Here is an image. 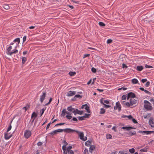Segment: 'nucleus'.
<instances>
[{
  "instance_id": "1",
  "label": "nucleus",
  "mask_w": 154,
  "mask_h": 154,
  "mask_svg": "<svg viewBox=\"0 0 154 154\" xmlns=\"http://www.w3.org/2000/svg\"><path fill=\"white\" fill-rule=\"evenodd\" d=\"M71 131V128H67L65 129H59L55 130L54 131L51 132L49 134V135H51L52 136L56 135L58 133L61 132L63 131H64L66 133H69Z\"/></svg>"
},
{
  "instance_id": "2",
  "label": "nucleus",
  "mask_w": 154,
  "mask_h": 154,
  "mask_svg": "<svg viewBox=\"0 0 154 154\" xmlns=\"http://www.w3.org/2000/svg\"><path fill=\"white\" fill-rule=\"evenodd\" d=\"M71 131H70V132H69V133H73V132H76L77 134H79V137H80V138L82 140L85 141L87 140V137H85L86 139H84V134L83 132H80L78 131H76L75 130H73L72 129H71Z\"/></svg>"
},
{
  "instance_id": "3",
  "label": "nucleus",
  "mask_w": 154,
  "mask_h": 154,
  "mask_svg": "<svg viewBox=\"0 0 154 154\" xmlns=\"http://www.w3.org/2000/svg\"><path fill=\"white\" fill-rule=\"evenodd\" d=\"M145 104L144 107L147 110H151L152 109L151 104L148 101L145 100L144 101Z\"/></svg>"
},
{
  "instance_id": "4",
  "label": "nucleus",
  "mask_w": 154,
  "mask_h": 154,
  "mask_svg": "<svg viewBox=\"0 0 154 154\" xmlns=\"http://www.w3.org/2000/svg\"><path fill=\"white\" fill-rule=\"evenodd\" d=\"M130 103H126V106H132V105L136 104L137 103V100H135L134 98H131L130 99Z\"/></svg>"
},
{
  "instance_id": "5",
  "label": "nucleus",
  "mask_w": 154,
  "mask_h": 154,
  "mask_svg": "<svg viewBox=\"0 0 154 154\" xmlns=\"http://www.w3.org/2000/svg\"><path fill=\"white\" fill-rule=\"evenodd\" d=\"M31 134L32 133L30 131L26 130L24 133V136L26 138L28 139L31 136Z\"/></svg>"
},
{
  "instance_id": "6",
  "label": "nucleus",
  "mask_w": 154,
  "mask_h": 154,
  "mask_svg": "<svg viewBox=\"0 0 154 154\" xmlns=\"http://www.w3.org/2000/svg\"><path fill=\"white\" fill-rule=\"evenodd\" d=\"M121 106L120 103L119 101L116 103V106H114V109L115 110H116L117 109H118L119 111L121 110Z\"/></svg>"
},
{
  "instance_id": "7",
  "label": "nucleus",
  "mask_w": 154,
  "mask_h": 154,
  "mask_svg": "<svg viewBox=\"0 0 154 154\" xmlns=\"http://www.w3.org/2000/svg\"><path fill=\"white\" fill-rule=\"evenodd\" d=\"M138 132L140 133H142L143 134L148 135L154 132V131H139Z\"/></svg>"
},
{
  "instance_id": "8",
  "label": "nucleus",
  "mask_w": 154,
  "mask_h": 154,
  "mask_svg": "<svg viewBox=\"0 0 154 154\" xmlns=\"http://www.w3.org/2000/svg\"><path fill=\"white\" fill-rule=\"evenodd\" d=\"M83 112V111H80L77 109H75V110L72 111V112L74 113L75 115H76L77 114L80 115H82Z\"/></svg>"
},
{
  "instance_id": "9",
  "label": "nucleus",
  "mask_w": 154,
  "mask_h": 154,
  "mask_svg": "<svg viewBox=\"0 0 154 154\" xmlns=\"http://www.w3.org/2000/svg\"><path fill=\"white\" fill-rule=\"evenodd\" d=\"M75 91H70L67 92L66 96L68 97L72 96L75 95Z\"/></svg>"
},
{
  "instance_id": "10",
  "label": "nucleus",
  "mask_w": 154,
  "mask_h": 154,
  "mask_svg": "<svg viewBox=\"0 0 154 154\" xmlns=\"http://www.w3.org/2000/svg\"><path fill=\"white\" fill-rule=\"evenodd\" d=\"M135 97V95L134 93L132 92H130L128 94L127 99L129 100V98H134Z\"/></svg>"
},
{
  "instance_id": "11",
  "label": "nucleus",
  "mask_w": 154,
  "mask_h": 154,
  "mask_svg": "<svg viewBox=\"0 0 154 154\" xmlns=\"http://www.w3.org/2000/svg\"><path fill=\"white\" fill-rule=\"evenodd\" d=\"M46 95V92H43L42 94L40 96V101L41 103H42L43 102V101L45 99V97Z\"/></svg>"
},
{
  "instance_id": "12",
  "label": "nucleus",
  "mask_w": 154,
  "mask_h": 154,
  "mask_svg": "<svg viewBox=\"0 0 154 154\" xmlns=\"http://www.w3.org/2000/svg\"><path fill=\"white\" fill-rule=\"evenodd\" d=\"M12 134L9 135L8 132H6L4 134L5 138L6 140L9 139L12 137Z\"/></svg>"
},
{
  "instance_id": "13",
  "label": "nucleus",
  "mask_w": 154,
  "mask_h": 154,
  "mask_svg": "<svg viewBox=\"0 0 154 154\" xmlns=\"http://www.w3.org/2000/svg\"><path fill=\"white\" fill-rule=\"evenodd\" d=\"M18 52V51L17 49L15 48V49L13 50L12 51H11L10 52L7 53V54L8 55L11 56L13 54H16Z\"/></svg>"
},
{
  "instance_id": "14",
  "label": "nucleus",
  "mask_w": 154,
  "mask_h": 154,
  "mask_svg": "<svg viewBox=\"0 0 154 154\" xmlns=\"http://www.w3.org/2000/svg\"><path fill=\"white\" fill-rule=\"evenodd\" d=\"M14 42H17V44L15 45V48H16L17 47V45L18 44H19V43H20V39L19 38H16L15 39L14 41H13Z\"/></svg>"
},
{
  "instance_id": "15",
  "label": "nucleus",
  "mask_w": 154,
  "mask_h": 154,
  "mask_svg": "<svg viewBox=\"0 0 154 154\" xmlns=\"http://www.w3.org/2000/svg\"><path fill=\"white\" fill-rule=\"evenodd\" d=\"M85 109L86 110L87 112L88 113H90L91 112V110L90 109V107L87 104H86V106H85Z\"/></svg>"
},
{
  "instance_id": "16",
  "label": "nucleus",
  "mask_w": 154,
  "mask_h": 154,
  "mask_svg": "<svg viewBox=\"0 0 154 154\" xmlns=\"http://www.w3.org/2000/svg\"><path fill=\"white\" fill-rule=\"evenodd\" d=\"M127 134H128L129 136H131L135 134L136 133L135 131H131L129 132L128 133H127Z\"/></svg>"
},
{
  "instance_id": "17",
  "label": "nucleus",
  "mask_w": 154,
  "mask_h": 154,
  "mask_svg": "<svg viewBox=\"0 0 154 154\" xmlns=\"http://www.w3.org/2000/svg\"><path fill=\"white\" fill-rule=\"evenodd\" d=\"M3 8L6 9L8 10L10 8V7L8 4H5L3 5L2 6Z\"/></svg>"
},
{
  "instance_id": "18",
  "label": "nucleus",
  "mask_w": 154,
  "mask_h": 154,
  "mask_svg": "<svg viewBox=\"0 0 154 154\" xmlns=\"http://www.w3.org/2000/svg\"><path fill=\"white\" fill-rule=\"evenodd\" d=\"M37 116V114L36 113H35V112H33L31 115V118L33 119V118H36Z\"/></svg>"
},
{
  "instance_id": "19",
  "label": "nucleus",
  "mask_w": 154,
  "mask_h": 154,
  "mask_svg": "<svg viewBox=\"0 0 154 154\" xmlns=\"http://www.w3.org/2000/svg\"><path fill=\"white\" fill-rule=\"evenodd\" d=\"M95 149V146L94 145H91L89 148V151L92 153V151L93 150Z\"/></svg>"
},
{
  "instance_id": "20",
  "label": "nucleus",
  "mask_w": 154,
  "mask_h": 154,
  "mask_svg": "<svg viewBox=\"0 0 154 154\" xmlns=\"http://www.w3.org/2000/svg\"><path fill=\"white\" fill-rule=\"evenodd\" d=\"M91 140H88L85 142V144L86 146H88L89 145H90V144H91Z\"/></svg>"
},
{
  "instance_id": "21",
  "label": "nucleus",
  "mask_w": 154,
  "mask_h": 154,
  "mask_svg": "<svg viewBox=\"0 0 154 154\" xmlns=\"http://www.w3.org/2000/svg\"><path fill=\"white\" fill-rule=\"evenodd\" d=\"M131 82L133 84H136L138 82V80L136 79H134L131 80Z\"/></svg>"
},
{
  "instance_id": "22",
  "label": "nucleus",
  "mask_w": 154,
  "mask_h": 154,
  "mask_svg": "<svg viewBox=\"0 0 154 154\" xmlns=\"http://www.w3.org/2000/svg\"><path fill=\"white\" fill-rule=\"evenodd\" d=\"M148 147H146L140 150V151L141 152H146L148 149Z\"/></svg>"
},
{
  "instance_id": "23",
  "label": "nucleus",
  "mask_w": 154,
  "mask_h": 154,
  "mask_svg": "<svg viewBox=\"0 0 154 154\" xmlns=\"http://www.w3.org/2000/svg\"><path fill=\"white\" fill-rule=\"evenodd\" d=\"M67 109L70 112H72V111L75 110V109L74 108H72L71 106L68 107L67 108Z\"/></svg>"
},
{
  "instance_id": "24",
  "label": "nucleus",
  "mask_w": 154,
  "mask_h": 154,
  "mask_svg": "<svg viewBox=\"0 0 154 154\" xmlns=\"http://www.w3.org/2000/svg\"><path fill=\"white\" fill-rule=\"evenodd\" d=\"M152 18H151V20H148L147 21H148L149 23L150 22H152V23H154V14L152 15ZM147 21V20H146Z\"/></svg>"
},
{
  "instance_id": "25",
  "label": "nucleus",
  "mask_w": 154,
  "mask_h": 154,
  "mask_svg": "<svg viewBox=\"0 0 154 154\" xmlns=\"http://www.w3.org/2000/svg\"><path fill=\"white\" fill-rule=\"evenodd\" d=\"M143 69V67L142 66H137V69L139 71H142Z\"/></svg>"
},
{
  "instance_id": "26",
  "label": "nucleus",
  "mask_w": 154,
  "mask_h": 154,
  "mask_svg": "<svg viewBox=\"0 0 154 154\" xmlns=\"http://www.w3.org/2000/svg\"><path fill=\"white\" fill-rule=\"evenodd\" d=\"M35 118L31 119L29 122V126H31L33 124V122L35 120Z\"/></svg>"
},
{
  "instance_id": "27",
  "label": "nucleus",
  "mask_w": 154,
  "mask_h": 154,
  "mask_svg": "<svg viewBox=\"0 0 154 154\" xmlns=\"http://www.w3.org/2000/svg\"><path fill=\"white\" fill-rule=\"evenodd\" d=\"M149 124L153 128L154 127V123L152 120H150L149 121Z\"/></svg>"
},
{
  "instance_id": "28",
  "label": "nucleus",
  "mask_w": 154,
  "mask_h": 154,
  "mask_svg": "<svg viewBox=\"0 0 154 154\" xmlns=\"http://www.w3.org/2000/svg\"><path fill=\"white\" fill-rule=\"evenodd\" d=\"M65 114H66V109H64L63 110L62 112V113L61 114V116H65Z\"/></svg>"
},
{
  "instance_id": "29",
  "label": "nucleus",
  "mask_w": 154,
  "mask_h": 154,
  "mask_svg": "<svg viewBox=\"0 0 154 154\" xmlns=\"http://www.w3.org/2000/svg\"><path fill=\"white\" fill-rule=\"evenodd\" d=\"M105 110L104 109H103V108H101L100 109V114H104L105 113Z\"/></svg>"
},
{
  "instance_id": "30",
  "label": "nucleus",
  "mask_w": 154,
  "mask_h": 154,
  "mask_svg": "<svg viewBox=\"0 0 154 154\" xmlns=\"http://www.w3.org/2000/svg\"><path fill=\"white\" fill-rule=\"evenodd\" d=\"M27 59L25 57H23L22 58V63L23 64H24L25 63V62L26 61Z\"/></svg>"
},
{
  "instance_id": "31",
  "label": "nucleus",
  "mask_w": 154,
  "mask_h": 154,
  "mask_svg": "<svg viewBox=\"0 0 154 154\" xmlns=\"http://www.w3.org/2000/svg\"><path fill=\"white\" fill-rule=\"evenodd\" d=\"M69 74L70 76H73L74 75L76 74V72H74L70 71L69 72Z\"/></svg>"
},
{
  "instance_id": "32",
  "label": "nucleus",
  "mask_w": 154,
  "mask_h": 154,
  "mask_svg": "<svg viewBox=\"0 0 154 154\" xmlns=\"http://www.w3.org/2000/svg\"><path fill=\"white\" fill-rule=\"evenodd\" d=\"M99 25L101 26H105V24L102 22H100L99 23Z\"/></svg>"
},
{
  "instance_id": "33",
  "label": "nucleus",
  "mask_w": 154,
  "mask_h": 154,
  "mask_svg": "<svg viewBox=\"0 0 154 154\" xmlns=\"http://www.w3.org/2000/svg\"><path fill=\"white\" fill-rule=\"evenodd\" d=\"M129 151L130 153L132 154L134 153L135 152V150L133 148L129 149Z\"/></svg>"
},
{
  "instance_id": "34",
  "label": "nucleus",
  "mask_w": 154,
  "mask_h": 154,
  "mask_svg": "<svg viewBox=\"0 0 154 154\" xmlns=\"http://www.w3.org/2000/svg\"><path fill=\"white\" fill-rule=\"evenodd\" d=\"M12 49V47L11 46H10L8 48H7V53H8L11 52V50Z\"/></svg>"
},
{
  "instance_id": "35",
  "label": "nucleus",
  "mask_w": 154,
  "mask_h": 154,
  "mask_svg": "<svg viewBox=\"0 0 154 154\" xmlns=\"http://www.w3.org/2000/svg\"><path fill=\"white\" fill-rule=\"evenodd\" d=\"M78 118L79 120L80 121H82L85 120V118L84 117V116H79Z\"/></svg>"
},
{
  "instance_id": "36",
  "label": "nucleus",
  "mask_w": 154,
  "mask_h": 154,
  "mask_svg": "<svg viewBox=\"0 0 154 154\" xmlns=\"http://www.w3.org/2000/svg\"><path fill=\"white\" fill-rule=\"evenodd\" d=\"M112 135L109 134H107L106 135V138L107 139H110L112 138Z\"/></svg>"
},
{
  "instance_id": "37",
  "label": "nucleus",
  "mask_w": 154,
  "mask_h": 154,
  "mask_svg": "<svg viewBox=\"0 0 154 154\" xmlns=\"http://www.w3.org/2000/svg\"><path fill=\"white\" fill-rule=\"evenodd\" d=\"M46 109V107H45V108H43L41 110V112L40 113V116H41L43 115V114L44 113V111L45 110V109Z\"/></svg>"
},
{
  "instance_id": "38",
  "label": "nucleus",
  "mask_w": 154,
  "mask_h": 154,
  "mask_svg": "<svg viewBox=\"0 0 154 154\" xmlns=\"http://www.w3.org/2000/svg\"><path fill=\"white\" fill-rule=\"evenodd\" d=\"M12 122V121H11L10 125L8 128V129L7 131V132H8L9 131H10L11 130V123Z\"/></svg>"
},
{
  "instance_id": "39",
  "label": "nucleus",
  "mask_w": 154,
  "mask_h": 154,
  "mask_svg": "<svg viewBox=\"0 0 154 154\" xmlns=\"http://www.w3.org/2000/svg\"><path fill=\"white\" fill-rule=\"evenodd\" d=\"M68 154H74V152L72 150H67Z\"/></svg>"
},
{
  "instance_id": "40",
  "label": "nucleus",
  "mask_w": 154,
  "mask_h": 154,
  "mask_svg": "<svg viewBox=\"0 0 154 154\" xmlns=\"http://www.w3.org/2000/svg\"><path fill=\"white\" fill-rule=\"evenodd\" d=\"M90 114H87V113H85V115L84 116V117L85 118H85H89L90 117Z\"/></svg>"
},
{
  "instance_id": "41",
  "label": "nucleus",
  "mask_w": 154,
  "mask_h": 154,
  "mask_svg": "<svg viewBox=\"0 0 154 154\" xmlns=\"http://www.w3.org/2000/svg\"><path fill=\"white\" fill-rule=\"evenodd\" d=\"M91 71L95 73L97 72L96 69L94 67H92L91 69Z\"/></svg>"
},
{
  "instance_id": "42",
  "label": "nucleus",
  "mask_w": 154,
  "mask_h": 154,
  "mask_svg": "<svg viewBox=\"0 0 154 154\" xmlns=\"http://www.w3.org/2000/svg\"><path fill=\"white\" fill-rule=\"evenodd\" d=\"M65 123H58L57 124H56L55 125V127L57 126H60L62 125H63L65 124Z\"/></svg>"
},
{
  "instance_id": "43",
  "label": "nucleus",
  "mask_w": 154,
  "mask_h": 154,
  "mask_svg": "<svg viewBox=\"0 0 154 154\" xmlns=\"http://www.w3.org/2000/svg\"><path fill=\"white\" fill-rule=\"evenodd\" d=\"M72 2H73L75 4H79L80 3V2L79 1H75L74 0H72Z\"/></svg>"
},
{
  "instance_id": "44",
  "label": "nucleus",
  "mask_w": 154,
  "mask_h": 154,
  "mask_svg": "<svg viewBox=\"0 0 154 154\" xmlns=\"http://www.w3.org/2000/svg\"><path fill=\"white\" fill-rule=\"evenodd\" d=\"M66 117L69 120L70 119L72 118V116L71 115H67L66 116Z\"/></svg>"
},
{
  "instance_id": "45",
  "label": "nucleus",
  "mask_w": 154,
  "mask_h": 154,
  "mask_svg": "<svg viewBox=\"0 0 154 154\" xmlns=\"http://www.w3.org/2000/svg\"><path fill=\"white\" fill-rule=\"evenodd\" d=\"M112 40L111 39H108L107 41V43L108 44L111 43L112 42Z\"/></svg>"
},
{
  "instance_id": "46",
  "label": "nucleus",
  "mask_w": 154,
  "mask_h": 154,
  "mask_svg": "<svg viewBox=\"0 0 154 154\" xmlns=\"http://www.w3.org/2000/svg\"><path fill=\"white\" fill-rule=\"evenodd\" d=\"M126 117L128 118L129 119L131 120L133 118L132 116L131 115H129L128 116H126Z\"/></svg>"
},
{
  "instance_id": "47",
  "label": "nucleus",
  "mask_w": 154,
  "mask_h": 154,
  "mask_svg": "<svg viewBox=\"0 0 154 154\" xmlns=\"http://www.w3.org/2000/svg\"><path fill=\"white\" fill-rule=\"evenodd\" d=\"M145 67L146 68H152L153 67H152L151 66L148 65L146 64L145 65Z\"/></svg>"
},
{
  "instance_id": "48",
  "label": "nucleus",
  "mask_w": 154,
  "mask_h": 154,
  "mask_svg": "<svg viewBox=\"0 0 154 154\" xmlns=\"http://www.w3.org/2000/svg\"><path fill=\"white\" fill-rule=\"evenodd\" d=\"M147 81V79H142L141 80V82L143 83H144Z\"/></svg>"
},
{
  "instance_id": "49",
  "label": "nucleus",
  "mask_w": 154,
  "mask_h": 154,
  "mask_svg": "<svg viewBox=\"0 0 154 154\" xmlns=\"http://www.w3.org/2000/svg\"><path fill=\"white\" fill-rule=\"evenodd\" d=\"M63 143L64 144V145L66 146L68 145V143L65 140H64L63 142Z\"/></svg>"
},
{
  "instance_id": "50",
  "label": "nucleus",
  "mask_w": 154,
  "mask_h": 154,
  "mask_svg": "<svg viewBox=\"0 0 154 154\" xmlns=\"http://www.w3.org/2000/svg\"><path fill=\"white\" fill-rule=\"evenodd\" d=\"M72 148V147L71 146H69L66 149V150H71V149Z\"/></svg>"
},
{
  "instance_id": "51",
  "label": "nucleus",
  "mask_w": 154,
  "mask_h": 154,
  "mask_svg": "<svg viewBox=\"0 0 154 154\" xmlns=\"http://www.w3.org/2000/svg\"><path fill=\"white\" fill-rule=\"evenodd\" d=\"M103 105L106 108H107L110 107V106L108 105H106L105 104H104Z\"/></svg>"
},
{
  "instance_id": "52",
  "label": "nucleus",
  "mask_w": 154,
  "mask_h": 154,
  "mask_svg": "<svg viewBox=\"0 0 154 154\" xmlns=\"http://www.w3.org/2000/svg\"><path fill=\"white\" fill-rule=\"evenodd\" d=\"M75 97H79L82 98V96L81 95L79 94H76L75 95Z\"/></svg>"
},
{
  "instance_id": "53",
  "label": "nucleus",
  "mask_w": 154,
  "mask_h": 154,
  "mask_svg": "<svg viewBox=\"0 0 154 154\" xmlns=\"http://www.w3.org/2000/svg\"><path fill=\"white\" fill-rule=\"evenodd\" d=\"M62 149L63 150V151L66 150V146L63 145L62 146Z\"/></svg>"
},
{
  "instance_id": "54",
  "label": "nucleus",
  "mask_w": 154,
  "mask_h": 154,
  "mask_svg": "<svg viewBox=\"0 0 154 154\" xmlns=\"http://www.w3.org/2000/svg\"><path fill=\"white\" fill-rule=\"evenodd\" d=\"M132 120V122L135 124L137 123V121L134 119L132 118V119L131 120Z\"/></svg>"
},
{
  "instance_id": "55",
  "label": "nucleus",
  "mask_w": 154,
  "mask_h": 154,
  "mask_svg": "<svg viewBox=\"0 0 154 154\" xmlns=\"http://www.w3.org/2000/svg\"><path fill=\"white\" fill-rule=\"evenodd\" d=\"M90 56V54H85L84 55L83 58H85L87 57H89Z\"/></svg>"
},
{
  "instance_id": "56",
  "label": "nucleus",
  "mask_w": 154,
  "mask_h": 154,
  "mask_svg": "<svg viewBox=\"0 0 154 154\" xmlns=\"http://www.w3.org/2000/svg\"><path fill=\"white\" fill-rule=\"evenodd\" d=\"M72 120L76 122L78 121V119H77L75 117H73Z\"/></svg>"
},
{
  "instance_id": "57",
  "label": "nucleus",
  "mask_w": 154,
  "mask_h": 154,
  "mask_svg": "<svg viewBox=\"0 0 154 154\" xmlns=\"http://www.w3.org/2000/svg\"><path fill=\"white\" fill-rule=\"evenodd\" d=\"M42 143L41 142H39L37 143V145L38 146H41L42 145Z\"/></svg>"
},
{
  "instance_id": "58",
  "label": "nucleus",
  "mask_w": 154,
  "mask_h": 154,
  "mask_svg": "<svg viewBox=\"0 0 154 154\" xmlns=\"http://www.w3.org/2000/svg\"><path fill=\"white\" fill-rule=\"evenodd\" d=\"M51 124V122H50L48 124V125H47V126L46 127V129H48L49 128V127L50 126V125Z\"/></svg>"
},
{
  "instance_id": "59",
  "label": "nucleus",
  "mask_w": 154,
  "mask_h": 154,
  "mask_svg": "<svg viewBox=\"0 0 154 154\" xmlns=\"http://www.w3.org/2000/svg\"><path fill=\"white\" fill-rule=\"evenodd\" d=\"M87 152H88V150L87 149H85L84 151V154H86Z\"/></svg>"
},
{
  "instance_id": "60",
  "label": "nucleus",
  "mask_w": 154,
  "mask_h": 154,
  "mask_svg": "<svg viewBox=\"0 0 154 154\" xmlns=\"http://www.w3.org/2000/svg\"><path fill=\"white\" fill-rule=\"evenodd\" d=\"M150 85V82H147L146 84V86L147 87H148Z\"/></svg>"
},
{
  "instance_id": "61",
  "label": "nucleus",
  "mask_w": 154,
  "mask_h": 154,
  "mask_svg": "<svg viewBox=\"0 0 154 154\" xmlns=\"http://www.w3.org/2000/svg\"><path fill=\"white\" fill-rule=\"evenodd\" d=\"M104 102L106 104H109V101L107 100H104Z\"/></svg>"
},
{
  "instance_id": "62",
  "label": "nucleus",
  "mask_w": 154,
  "mask_h": 154,
  "mask_svg": "<svg viewBox=\"0 0 154 154\" xmlns=\"http://www.w3.org/2000/svg\"><path fill=\"white\" fill-rule=\"evenodd\" d=\"M122 100H125V94H124L123 95V96H122Z\"/></svg>"
},
{
  "instance_id": "63",
  "label": "nucleus",
  "mask_w": 154,
  "mask_h": 154,
  "mask_svg": "<svg viewBox=\"0 0 154 154\" xmlns=\"http://www.w3.org/2000/svg\"><path fill=\"white\" fill-rule=\"evenodd\" d=\"M103 98H102L100 100V103L103 104V105H104V103H103Z\"/></svg>"
},
{
  "instance_id": "64",
  "label": "nucleus",
  "mask_w": 154,
  "mask_h": 154,
  "mask_svg": "<svg viewBox=\"0 0 154 154\" xmlns=\"http://www.w3.org/2000/svg\"><path fill=\"white\" fill-rule=\"evenodd\" d=\"M26 36H24L23 37V42H25L26 41Z\"/></svg>"
}]
</instances>
